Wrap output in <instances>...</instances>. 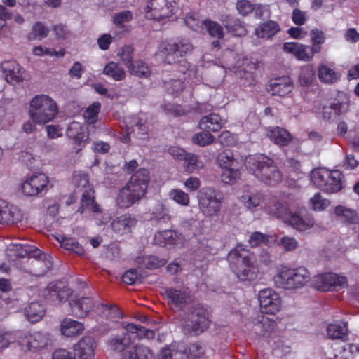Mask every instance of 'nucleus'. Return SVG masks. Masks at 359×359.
<instances>
[{
  "label": "nucleus",
  "mask_w": 359,
  "mask_h": 359,
  "mask_svg": "<svg viewBox=\"0 0 359 359\" xmlns=\"http://www.w3.org/2000/svg\"><path fill=\"white\" fill-rule=\"evenodd\" d=\"M231 271L241 282H252L259 273L256 258L242 244H238L228 255Z\"/></svg>",
  "instance_id": "obj_1"
},
{
  "label": "nucleus",
  "mask_w": 359,
  "mask_h": 359,
  "mask_svg": "<svg viewBox=\"0 0 359 359\" xmlns=\"http://www.w3.org/2000/svg\"><path fill=\"white\" fill-rule=\"evenodd\" d=\"M245 165L251 174L266 185L273 187L283 180V174L273 159L264 154L248 156Z\"/></svg>",
  "instance_id": "obj_2"
},
{
  "label": "nucleus",
  "mask_w": 359,
  "mask_h": 359,
  "mask_svg": "<svg viewBox=\"0 0 359 359\" xmlns=\"http://www.w3.org/2000/svg\"><path fill=\"white\" fill-rule=\"evenodd\" d=\"M211 322V313L207 308L196 304L189 309L183 330L191 336H198L210 327Z\"/></svg>",
  "instance_id": "obj_3"
},
{
  "label": "nucleus",
  "mask_w": 359,
  "mask_h": 359,
  "mask_svg": "<svg viewBox=\"0 0 359 359\" xmlns=\"http://www.w3.org/2000/svg\"><path fill=\"white\" fill-rule=\"evenodd\" d=\"M57 111L56 102L48 95H37L30 102L29 114L35 123L45 124L51 121Z\"/></svg>",
  "instance_id": "obj_4"
},
{
  "label": "nucleus",
  "mask_w": 359,
  "mask_h": 359,
  "mask_svg": "<svg viewBox=\"0 0 359 359\" xmlns=\"http://www.w3.org/2000/svg\"><path fill=\"white\" fill-rule=\"evenodd\" d=\"M343 173L338 170L318 168L312 170L311 179L313 184L327 194H336L343 188Z\"/></svg>",
  "instance_id": "obj_5"
},
{
  "label": "nucleus",
  "mask_w": 359,
  "mask_h": 359,
  "mask_svg": "<svg viewBox=\"0 0 359 359\" xmlns=\"http://www.w3.org/2000/svg\"><path fill=\"white\" fill-rule=\"evenodd\" d=\"M193 49L194 46L189 39L177 37L162 41L158 51L168 64H175L180 62Z\"/></svg>",
  "instance_id": "obj_6"
},
{
  "label": "nucleus",
  "mask_w": 359,
  "mask_h": 359,
  "mask_svg": "<svg viewBox=\"0 0 359 359\" xmlns=\"http://www.w3.org/2000/svg\"><path fill=\"white\" fill-rule=\"evenodd\" d=\"M275 286L285 290L303 287L310 280L309 271L303 266L295 269L283 267L273 276Z\"/></svg>",
  "instance_id": "obj_7"
},
{
  "label": "nucleus",
  "mask_w": 359,
  "mask_h": 359,
  "mask_svg": "<svg viewBox=\"0 0 359 359\" xmlns=\"http://www.w3.org/2000/svg\"><path fill=\"white\" fill-rule=\"evenodd\" d=\"M222 199V194L212 187H203L198 194L200 209L208 217L216 215L219 212Z\"/></svg>",
  "instance_id": "obj_8"
},
{
  "label": "nucleus",
  "mask_w": 359,
  "mask_h": 359,
  "mask_svg": "<svg viewBox=\"0 0 359 359\" xmlns=\"http://www.w3.org/2000/svg\"><path fill=\"white\" fill-rule=\"evenodd\" d=\"M176 4L175 0H149L147 4L146 13L150 18L161 21L175 14Z\"/></svg>",
  "instance_id": "obj_9"
},
{
  "label": "nucleus",
  "mask_w": 359,
  "mask_h": 359,
  "mask_svg": "<svg viewBox=\"0 0 359 359\" xmlns=\"http://www.w3.org/2000/svg\"><path fill=\"white\" fill-rule=\"evenodd\" d=\"M312 285L323 292L339 290L346 287L347 278L334 273H323L313 278Z\"/></svg>",
  "instance_id": "obj_10"
},
{
  "label": "nucleus",
  "mask_w": 359,
  "mask_h": 359,
  "mask_svg": "<svg viewBox=\"0 0 359 359\" xmlns=\"http://www.w3.org/2000/svg\"><path fill=\"white\" fill-rule=\"evenodd\" d=\"M350 107V100L345 93H339L337 96L327 101L321 107L322 116L325 120L346 114Z\"/></svg>",
  "instance_id": "obj_11"
},
{
  "label": "nucleus",
  "mask_w": 359,
  "mask_h": 359,
  "mask_svg": "<svg viewBox=\"0 0 359 359\" xmlns=\"http://www.w3.org/2000/svg\"><path fill=\"white\" fill-rule=\"evenodd\" d=\"M258 299L261 312L263 313L273 315L280 309L281 299L273 289L261 290L258 294Z\"/></svg>",
  "instance_id": "obj_12"
},
{
  "label": "nucleus",
  "mask_w": 359,
  "mask_h": 359,
  "mask_svg": "<svg viewBox=\"0 0 359 359\" xmlns=\"http://www.w3.org/2000/svg\"><path fill=\"white\" fill-rule=\"evenodd\" d=\"M48 341V335L41 332H27L18 337L20 346L30 351H35L46 347Z\"/></svg>",
  "instance_id": "obj_13"
},
{
  "label": "nucleus",
  "mask_w": 359,
  "mask_h": 359,
  "mask_svg": "<svg viewBox=\"0 0 359 359\" xmlns=\"http://www.w3.org/2000/svg\"><path fill=\"white\" fill-rule=\"evenodd\" d=\"M149 180V171L145 168H140L133 174L124 187L142 198L146 193Z\"/></svg>",
  "instance_id": "obj_14"
},
{
  "label": "nucleus",
  "mask_w": 359,
  "mask_h": 359,
  "mask_svg": "<svg viewBox=\"0 0 359 359\" xmlns=\"http://www.w3.org/2000/svg\"><path fill=\"white\" fill-rule=\"evenodd\" d=\"M48 176L42 172L34 174L27 178L22 184V191L27 196H35L48 186Z\"/></svg>",
  "instance_id": "obj_15"
},
{
  "label": "nucleus",
  "mask_w": 359,
  "mask_h": 359,
  "mask_svg": "<svg viewBox=\"0 0 359 359\" xmlns=\"http://www.w3.org/2000/svg\"><path fill=\"white\" fill-rule=\"evenodd\" d=\"M164 294L168 304L178 311H183L186 305L191 301V292L188 288L167 287Z\"/></svg>",
  "instance_id": "obj_16"
},
{
  "label": "nucleus",
  "mask_w": 359,
  "mask_h": 359,
  "mask_svg": "<svg viewBox=\"0 0 359 359\" xmlns=\"http://www.w3.org/2000/svg\"><path fill=\"white\" fill-rule=\"evenodd\" d=\"M294 83L288 76L272 78L266 86L267 91L273 96L285 97L292 92Z\"/></svg>",
  "instance_id": "obj_17"
},
{
  "label": "nucleus",
  "mask_w": 359,
  "mask_h": 359,
  "mask_svg": "<svg viewBox=\"0 0 359 359\" xmlns=\"http://www.w3.org/2000/svg\"><path fill=\"white\" fill-rule=\"evenodd\" d=\"M25 251L26 255L29 257V261L31 258H34L30 262L31 268L27 271L29 274L38 277L43 276L52 268V263L49 260L36 258L41 255V251L39 249L34 250L29 249Z\"/></svg>",
  "instance_id": "obj_18"
},
{
  "label": "nucleus",
  "mask_w": 359,
  "mask_h": 359,
  "mask_svg": "<svg viewBox=\"0 0 359 359\" xmlns=\"http://www.w3.org/2000/svg\"><path fill=\"white\" fill-rule=\"evenodd\" d=\"M95 348L93 337L84 336L74 345L73 351L76 359H95Z\"/></svg>",
  "instance_id": "obj_19"
},
{
  "label": "nucleus",
  "mask_w": 359,
  "mask_h": 359,
  "mask_svg": "<svg viewBox=\"0 0 359 359\" xmlns=\"http://www.w3.org/2000/svg\"><path fill=\"white\" fill-rule=\"evenodd\" d=\"M219 20L226 32L232 36L243 37L247 35L245 24L239 18L231 15L223 14L219 17Z\"/></svg>",
  "instance_id": "obj_20"
},
{
  "label": "nucleus",
  "mask_w": 359,
  "mask_h": 359,
  "mask_svg": "<svg viewBox=\"0 0 359 359\" xmlns=\"http://www.w3.org/2000/svg\"><path fill=\"white\" fill-rule=\"evenodd\" d=\"M137 223L135 216L126 213L116 217L111 223V228L114 233L119 236L131 233Z\"/></svg>",
  "instance_id": "obj_21"
},
{
  "label": "nucleus",
  "mask_w": 359,
  "mask_h": 359,
  "mask_svg": "<svg viewBox=\"0 0 359 359\" xmlns=\"http://www.w3.org/2000/svg\"><path fill=\"white\" fill-rule=\"evenodd\" d=\"M283 50L291 53L299 60L310 61L317 52H314L311 46L296 42H286L283 44Z\"/></svg>",
  "instance_id": "obj_22"
},
{
  "label": "nucleus",
  "mask_w": 359,
  "mask_h": 359,
  "mask_svg": "<svg viewBox=\"0 0 359 359\" xmlns=\"http://www.w3.org/2000/svg\"><path fill=\"white\" fill-rule=\"evenodd\" d=\"M90 211L94 215L102 213L100 205L95 201V190L93 187L86 189L81 198V205L78 212L83 213L85 211Z\"/></svg>",
  "instance_id": "obj_23"
},
{
  "label": "nucleus",
  "mask_w": 359,
  "mask_h": 359,
  "mask_svg": "<svg viewBox=\"0 0 359 359\" xmlns=\"http://www.w3.org/2000/svg\"><path fill=\"white\" fill-rule=\"evenodd\" d=\"M72 313L77 318H84L94 307L93 299L90 297H82L69 302Z\"/></svg>",
  "instance_id": "obj_24"
},
{
  "label": "nucleus",
  "mask_w": 359,
  "mask_h": 359,
  "mask_svg": "<svg viewBox=\"0 0 359 359\" xmlns=\"http://www.w3.org/2000/svg\"><path fill=\"white\" fill-rule=\"evenodd\" d=\"M72 294V290L62 282L50 283L46 289V298L56 299L60 302L68 299Z\"/></svg>",
  "instance_id": "obj_25"
},
{
  "label": "nucleus",
  "mask_w": 359,
  "mask_h": 359,
  "mask_svg": "<svg viewBox=\"0 0 359 359\" xmlns=\"http://www.w3.org/2000/svg\"><path fill=\"white\" fill-rule=\"evenodd\" d=\"M266 135L271 142L280 147L289 145L293 139L292 135L289 131L278 126L269 128Z\"/></svg>",
  "instance_id": "obj_26"
},
{
  "label": "nucleus",
  "mask_w": 359,
  "mask_h": 359,
  "mask_svg": "<svg viewBox=\"0 0 359 359\" xmlns=\"http://www.w3.org/2000/svg\"><path fill=\"white\" fill-rule=\"evenodd\" d=\"M224 121L219 115L215 113H211L203 116L199 123L198 128L205 132H218L225 124Z\"/></svg>",
  "instance_id": "obj_27"
},
{
  "label": "nucleus",
  "mask_w": 359,
  "mask_h": 359,
  "mask_svg": "<svg viewBox=\"0 0 359 359\" xmlns=\"http://www.w3.org/2000/svg\"><path fill=\"white\" fill-rule=\"evenodd\" d=\"M268 212L285 224L288 222L293 213L290 209L288 203L280 200L275 201L271 205H269Z\"/></svg>",
  "instance_id": "obj_28"
},
{
  "label": "nucleus",
  "mask_w": 359,
  "mask_h": 359,
  "mask_svg": "<svg viewBox=\"0 0 359 359\" xmlns=\"http://www.w3.org/2000/svg\"><path fill=\"white\" fill-rule=\"evenodd\" d=\"M132 344V336L126 330L121 335H117L111 338L109 342L111 348L118 353L130 351Z\"/></svg>",
  "instance_id": "obj_29"
},
{
  "label": "nucleus",
  "mask_w": 359,
  "mask_h": 359,
  "mask_svg": "<svg viewBox=\"0 0 359 359\" xmlns=\"http://www.w3.org/2000/svg\"><path fill=\"white\" fill-rule=\"evenodd\" d=\"M83 330V323L71 318H65L60 324L61 333L67 337L79 336Z\"/></svg>",
  "instance_id": "obj_30"
},
{
  "label": "nucleus",
  "mask_w": 359,
  "mask_h": 359,
  "mask_svg": "<svg viewBox=\"0 0 359 359\" xmlns=\"http://www.w3.org/2000/svg\"><path fill=\"white\" fill-rule=\"evenodd\" d=\"M253 324L256 332H259L260 335L266 336L274 330L276 323L273 318L265 316L263 313L254 318Z\"/></svg>",
  "instance_id": "obj_31"
},
{
  "label": "nucleus",
  "mask_w": 359,
  "mask_h": 359,
  "mask_svg": "<svg viewBox=\"0 0 359 359\" xmlns=\"http://www.w3.org/2000/svg\"><path fill=\"white\" fill-rule=\"evenodd\" d=\"M22 215L20 210L15 206H0V224H13L20 222Z\"/></svg>",
  "instance_id": "obj_32"
},
{
  "label": "nucleus",
  "mask_w": 359,
  "mask_h": 359,
  "mask_svg": "<svg viewBox=\"0 0 359 359\" xmlns=\"http://www.w3.org/2000/svg\"><path fill=\"white\" fill-rule=\"evenodd\" d=\"M4 74L8 83H15L22 81L20 66L15 61H8L4 64Z\"/></svg>",
  "instance_id": "obj_33"
},
{
  "label": "nucleus",
  "mask_w": 359,
  "mask_h": 359,
  "mask_svg": "<svg viewBox=\"0 0 359 359\" xmlns=\"http://www.w3.org/2000/svg\"><path fill=\"white\" fill-rule=\"evenodd\" d=\"M287 224L299 231H304L313 226L314 219L311 216L302 217L296 212H293Z\"/></svg>",
  "instance_id": "obj_34"
},
{
  "label": "nucleus",
  "mask_w": 359,
  "mask_h": 359,
  "mask_svg": "<svg viewBox=\"0 0 359 359\" xmlns=\"http://www.w3.org/2000/svg\"><path fill=\"white\" fill-rule=\"evenodd\" d=\"M280 31V25L276 22L268 20L256 28L255 34L259 38L270 39Z\"/></svg>",
  "instance_id": "obj_35"
},
{
  "label": "nucleus",
  "mask_w": 359,
  "mask_h": 359,
  "mask_svg": "<svg viewBox=\"0 0 359 359\" xmlns=\"http://www.w3.org/2000/svg\"><path fill=\"white\" fill-rule=\"evenodd\" d=\"M140 199L141 198L135 194L133 191L131 192L128 188L123 187L116 197V204L121 208H128Z\"/></svg>",
  "instance_id": "obj_36"
},
{
  "label": "nucleus",
  "mask_w": 359,
  "mask_h": 359,
  "mask_svg": "<svg viewBox=\"0 0 359 359\" xmlns=\"http://www.w3.org/2000/svg\"><path fill=\"white\" fill-rule=\"evenodd\" d=\"M217 163L220 168L241 167L242 162L235 157L231 150H224L217 156Z\"/></svg>",
  "instance_id": "obj_37"
},
{
  "label": "nucleus",
  "mask_w": 359,
  "mask_h": 359,
  "mask_svg": "<svg viewBox=\"0 0 359 359\" xmlns=\"http://www.w3.org/2000/svg\"><path fill=\"white\" fill-rule=\"evenodd\" d=\"M347 326V323H342V324H330L327 328V336L332 339H336L346 341L348 339Z\"/></svg>",
  "instance_id": "obj_38"
},
{
  "label": "nucleus",
  "mask_w": 359,
  "mask_h": 359,
  "mask_svg": "<svg viewBox=\"0 0 359 359\" xmlns=\"http://www.w3.org/2000/svg\"><path fill=\"white\" fill-rule=\"evenodd\" d=\"M126 359H154V355L149 348L137 344L127 351Z\"/></svg>",
  "instance_id": "obj_39"
},
{
  "label": "nucleus",
  "mask_w": 359,
  "mask_h": 359,
  "mask_svg": "<svg viewBox=\"0 0 359 359\" xmlns=\"http://www.w3.org/2000/svg\"><path fill=\"white\" fill-rule=\"evenodd\" d=\"M103 74L116 81H123L126 77L123 67L119 63L113 61L105 65Z\"/></svg>",
  "instance_id": "obj_40"
},
{
  "label": "nucleus",
  "mask_w": 359,
  "mask_h": 359,
  "mask_svg": "<svg viewBox=\"0 0 359 359\" xmlns=\"http://www.w3.org/2000/svg\"><path fill=\"white\" fill-rule=\"evenodd\" d=\"M138 263L142 268L153 270L163 266L167 260L155 255H144L138 258Z\"/></svg>",
  "instance_id": "obj_41"
},
{
  "label": "nucleus",
  "mask_w": 359,
  "mask_h": 359,
  "mask_svg": "<svg viewBox=\"0 0 359 359\" xmlns=\"http://www.w3.org/2000/svg\"><path fill=\"white\" fill-rule=\"evenodd\" d=\"M125 330L132 334H136L137 338L148 339H154L155 337V332L152 330L146 329L144 327L137 325L133 323H127L124 327Z\"/></svg>",
  "instance_id": "obj_42"
},
{
  "label": "nucleus",
  "mask_w": 359,
  "mask_h": 359,
  "mask_svg": "<svg viewBox=\"0 0 359 359\" xmlns=\"http://www.w3.org/2000/svg\"><path fill=\"white\" fill-rule=\"evenodd\" d=\"M45 309L39 302H31L26 308V316L29 321L36 323L45 315Z\"/></svg>",
  "instance_id": "obj_43"
},
{
  "label": "nucleus",
  "mask_w": 359,
  "mask_h": 359,
  "mask_svg": "<svg viewBox=\"0 0 359 359\" xmlns=\"http://www.w3.org/2000/svg\"><path fill=\"white\" fill-rule=\"evenodd\" d=\"M128 69L132 75L140 78H148L151 74L149 67L141 60L133 61Z\"/></svg>",
  "instance_id": "obj_44"
},
{
  "label": "nucleus",
  "mask_w": 359,
  "mask_h": 359,
  "mask_svg": "<svg viewBox=\"0 0 359 359\" xmlns=\"http://www.w3.org/2000/svg\"><path fill=\"white\" fill-rule=\"evenodd\" d=\"M50 29L45 23L41 21L34 22L32 27L31 32L27 35L29 41L41 40L48 36Z\"/></svg>",
  "instance_id": "obj_45"
},
{
  "label": "nucleus",
  "mask_w": 359,
  "mask_h": 359,
  "mask_svg": "<svg viewBox=\"0 0 359 359\" xmlns=\"http://www.w3.org/2000/svg\"><path fill=\"white\" fill-rule=\"evenodd\" d=\"M334 212L336 216L344 218L346 223L357 224L359 222V217L356 211L345 206H336Z\"/></svg>",
  "instance_id": "obj_46"
},
{
  "label": "nucleus",
  "mask_w": 359,
  "mask_h": 359,
  "mask_svg": "<svg viewBox=\"0 0 359 359\" xmlns=\"http://www.w3.org/2000/svg\"><path fill=\"white\" fill-rule=\"evenodd\" d=\"M318 76L320 81L325 83H333L339 79L338 74L325 65H321L318 67Z\"/></svg>",
  "instance_id": "obj_47"
},
{
  "label": "nucleus",
  "mask_w": 359,
  "mask_h": 359,
  "mask_svg": "<svg viewBox=\"0 0 359 359\" xmlns=\"http://www.w3.org/2000/svg\"><path fill=\"white\" fill-rule=\"evenodd\" d=\"M175 232L170 230L158 231L154 237V243L160 246L173 245L175 241Z\"/></svg>",
  "instance_id": "obj_48"
},
{
  "label": "nucleus",
  "mask_w": 359,
  "mask_h": 359,
  "mask_svg": "<svg viewBox=\"0 0 359 359\" xmlns=\"http://www.w3.org/2000/svg\"><path fill=\"white\" fill-rule=\"evenodd\" d=\"M205 26L208 34L212 38L223 39L224 37V29L218 22L210 19L204 20L202 22Z\"/></svg>",
  "instance_id": "obj_49"
},
{
  "label": "nucleus",
  "mask_w": 359,
  "mask_h": 359,
  "mask_svg": "<svg viewBox=\"0 0 359 359\" xmlns=\"http://www.w3.org/2000/svg\"><path fill=\"white\" fill-rule=\"evenodd\" d=\"M315 79V71L310 65L303 66L300 69L298 82L302 86L311 85Z\"/></svg>",
  "instance_id": "obj_50"
},
{
  "label": "nucleus",
  "mask_w": 359,
  "mask_h": 359,
  "mask_svg": "<svg viewBox=\"0 0 359 359\" xmlns=\"http://www.w3.org/2000/svg\"><path fill=\"white\" fill-rule=\"evenodd\" d=\"M61 246L67 250H71L78 255L85 253L83 247L74 238L62 236L60 241Z\"/></svg>",
  "instance_id": "obj_51"
},
{
  "label": "nucleus",
  "mask_w": 359,
  "mask_h": 359,
  "mask_svg": "<svg viewBox=\"0 0 359 359\" xmlns=\"http://www.w3.org/2000/svg\"><path fill=\"white\" fill-rule=\"evenodd\" d=\"M100 108V103L94 102L84 111L83 117L88 124H94L97 122Z\"/></svg>",
  "instance_id": "obj_52"
},
{
  "label": "nucleus",
  "mask_w": 359,
  "mask_h": 359,
  "mask_svg": "<svg viewBox=\"0 0 359 359\" xmlns=\"http://www.w3.org/2000/svg\"><path fill=\"white\" fill-rule=\"evenodd\" d=\"M221 180L225 184L233 183L240 175L241 167H231L229 168H221Z\"/></svg>",
  "instance_id": "obj_53"
},
{
  "label": "nucleus",
  "mask_w": 359,
  "mask_h": 359,
  "mask_svg": "<svg viewBox=\"0 0 359 359\" xmlns=\"http://www.w3.org/2000/svg\"><path fill=\"white\" fill-rule=\"evenodd\" d=\"M311 38L312 42L311 47L313 48V51L319 53L322 49L321 45L325 41L324 32L317 29H312L311 32Z\"/></svg>",
  "instance_id": "obj_54"
},
{
  "label": "nucleus",
  "mask_w": 359,
  "mask_h": 359,
  "mask_svg": "<svg viewBox=\"0 0 359 359\" xmlns=\"http://www.w3.org/2000/svg\"><path fill=\"white\" fill-rule=\"evenodd\" d=\"M214 136L209 132H199L193 135L192 142L200 147H205L214 142Z\"/></svg>",
  "instance_id": "obj_55"
},
{
  "label": "nucleus",
  "mask_w": 359,
  "mask_h": 359,
  "mask_svg": "<svg viewBox=\"0 0 359 359\" xmlns=\"http://www.w3.org/2000/svg\"><path fill=\"white\" fill-rule=\"evenodd\" d=\"M184 161L185 170L189 173H192L202 167L198 156L194 154L188 153Z\"/></svg>",
  "instance_id": "obj_56"
},
{
  "label": "nucleus",
  "mask_w": 359,
  "mask_h": 359,
  "mask_svg": "<svg viewBox=\"0 0 359 359\" xmlns=\"http://www.w3.org/2000/svg\"><path fill=\"white\" fill-rule=\"evenodd\" d=\"M309 201L312 209L315 211H323L330 204V201L323 198L319 192L316 193Z\"/></svg>",
  "instance_id": "obj_57"
},
{
  "label": "nucleus",
  "mask_w": 359,
  "mask_h": 359,
  "mask_svg": "<svg viewBox=\"0 0 359 359\" xmlns=\"http://www.w3.org/2000/svg\"><path fill=\"white\" fill-rule=\"evenodd\" d=\"M186 349L189 355V359L200 358L204 355L205 352V346L199 341L190 344Z\"/></svg>",
  "instance_id": "obj_58"
},
{
  "label": "nucleus",
  "mask_w": 359,
  "mask_h": 359,
  "mask_svg": "<svg viewBox=\"0 0 359 359\" xmlns=\"http://www.w3.org/2000/svg\"><path fill=\"white\" fill-rule=\"evenodd\" d=\"M243 199L248 208L254 209L261 204L263 201V196L260 192L256 191L251 193L248 196H243Z\"/></svg>",
  "instance_id": "obj_59"
},
{
  "label": "nucleus",
  "mask_w": 359,
  "mask_h": 359,
  "mask_svg": "<svg viewBox=\"0 0 359 359\" xmlns=\"http://www.w3.org/2000/svg\"><path fill=\"white\" fill-rule=\"evenodd\" d=\"M146 121L139 117L133 118L132 129L133 132H137L140 138L144 139L147 137L148 129L145 125Z\"/></svg>",
  "instance_id": "obj_60"
},
{
  "label": "nucleus",
  "mask_w": 359,
  "mask_h": 359,
  "mask_svg": "<svg viewBox=\"0 0 359 359\" xmlns=\"http://www.w3.org/2000/svg\"><path fill=\"white\" fill-rule=\"evenodd\" d=\"M170 196L177 203L182 206H188L189 205V196L181 189H175L171 190Z\"/></svg>",
  "instance_id": "obj_61"
},
{
  "label": "nucleus",
  "mask_w": 359,
  "mask_h": 359,
  "mask_svg": "<svg viewBox=\"0 0 359 359\" xmlns=\"http://www.w3.org/2000/svg\"><path fill=\"white\" fill-rule=\"evenodd\" d=\"M86 133L83 126L79 122L73 121L69 126L66 131V135L69 139H74L76 137Z\"/></svg>",
  "instance_id": "obj_62"
},
{
  "label": "nucleus",
  "mask_w": 359,
  "mask_h": 359,
  "mask_svg": "<svg viewBox=\"0 0 359 359\" xmlns=\"http://www.w3.org/2000/svg\"><path fill=\"white\" fill-rule=\"evenodd\" d=\"M133 19V13L130 11H125L120 13H116L114 16V25L120 28H123L124 27L125 22H129Z\"/></svg>",
  "instance_id": "obj_63"
},
{
  "label": "nucleus",
  "mask_w": 359,
  "mask_h": 359,
  "mask_svg": "<svg viewBox=\"0 0 359 359\" xmlns=\"http://www.w3.org/2000/svg\"><path fill=\"white\" fill-rule=\"evenodd\" d=\"M269 241V236L259 231L252 233L248 239V243L252 248H255L262 243H266Z\"/></svg>",
  "instance_id": "obj_64"
}]
</instances>
